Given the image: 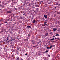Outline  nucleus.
<instances>
[{"instance_id":"f257e3e1","label":"nucleus","mask_w":60,"mask_h":60,"mask_svg":"<svg viewBox=\"0 0 60 60\" xmlns=\"http://www.w3.org/2000/svg\"><path fill=\"white\" fill-rule=\"evenodd\" d=\"M7 13H11L12 12L11 11H7Z\"/></svg>"},{"instance_id":"f03ea898","label":"nucleus","mask_w":60,"mask_h":60,"mask_svg":"<svg viewBox=\"0 0 60 60\" xmlns=\"http://www.w3.org/2000/svg\"><path fill=\"white\" fill-rule=\"evenodd\" d=\"M27 28H31V26H28L27 27Z\"/></svg>"},{"instance_id":"7ed1b4c3","label":"nucleus","mask_w":60,"mask_h":60,"mask_svg":"<svg viewBox=\"0 0 60 60\" xmlns=\"http://www.w3.org/2000/svg\"><path fill=\"white\" fill-rule=\"evenodd\" d=\"M53 31H54V32H55V31H56V30H57V29L56 28H53Z\"/></svg>"},{"instance_id":"20e7f679","label":"nucleus","mask_w":60,"mask_h":60,"mask_svg":"<svg viewBox=\"0 0 60 60\" xmlns=\"http://www.w3.org/2000/svg\"><path fill=\"white\" fill-rule=\"evenodd\" d=\"M7 44H8V45H11L10 44V42H7Z\"/></svg>"},{"instance_id":"39448f33","label":"nucleus","mask_w":60,"mask_h":60,"mask_svg":"<svg viewBox=\"0 0 60 60\" xmlns=\"http://www.w3.org/2000/svg\"><path fill=\"white\" fill-rule=\"evenodd\" d=\"M45 35H46V36H47V35H48V33H46L45 34Z\"/></svg>"},{"instance_id":"423d86ee","label":"nucleus","mask_w":60,"mask_h":60,"mask_svg":"<svg viewBox=\"0 0 60 60\" xmlns=\"http://www.w3.org/2000/svg\"><path fill=\"white\" fill-rule=\"evenodd\" d=\"M38 10H39V8H37L36 9V11H38Z\"/></svg>"},{"instance_id":"0eeeda50","label":"nucleus","mask_w":60,"mask_h":60,"mask_svg":"<svg viewBox=\"0 0 60 60\" xmlns=\"http://www.w3.org/2000/svg\"><path fill=\"white\" fill-rule=\"evenodd\" d=\"M9 37H8L6 39V41H8V40H9Z\"/></svg>"},{"instance_id":"6e6552de","label":"nucleus","mask_w":60,"mask_h":60,"mask_svg":"<svg viewBox=\"0 0 60 60\" xmlns=\"http://www.w3.org/2000/svg\"><path fill=\"white\" fill-rule=\"evenodd\" d=\"M20 19H23V18L22 17H20Z\"/></svg>"},{"instance_id":"1a4fd4ad","label":"nucleus","mask_w":60,"mask_h":60,"mask_svg":"<svg viewBox=\"0 0 60 60\" xmlns=\"http://www.w3.org/2000/svg\"><path fill=\"white\" fill-rule=\"evenodd\" d=\"M32 22H33V23H35V20H33Z\"/></svg>"},{"instance_id":"9d476101","label":"nucleus","mask_w":60,"mask_h":60,"mask_svg":"<svg viewBox=\"0 0 60 60\" xmlns=\"http://www.w3.org/2000/svg\"><path fill=\"white\" fill-rule=\"evenodd\" d=\"M44 17L45 18H47V15H44Z\"/></svg>"},{"instance_id":"9b49d317","label":"nucleus","mask_w":60,"mask_h":60,"mask_svg":"<svg viewBox=\"0 0 60 60\" xmlns=\"http://www.w3.org/2000/svg\"><path fill=\"white\" fill-rule=\"evenodd\" d=\"M10 45H11L12 46V45H13V44H12V43H10Z\"/></svg>"},{"instance_id":"f8f14e48","label":"nucleus","mask_w":60,"mask_h":60,"mask_svg":"<svg viewBox=\"0 0 60 60\" xmlns=\"http://www.w3.org/2000/svg\"><path fill=\"white\" fill-rule=\"evenodd\" d=\"M56 14H55L54 15V17H56Z\"/></svg>"},{"instance_id":"ddd939ff","label":"nucleus","mask_w":60,"mask_h":60,"mask_svg":"<svg viewBox=\"0 0 60 60\" xmlns=\"http://www.w3.org/2000/svg\"><path fill=\"white\" fill-rule=\"evenodd\" d=\"M54 40V38L50 39V40H51V41H52V40Z\"/></svg>"},{"instance_id":"4468645a","label":"nucleus","mask_w":60,"mask_h":60,"mask_svg":"<svg viewBox=\"0 0 60 60\" xmlns=\"http://www.w3.org/2000/svg\"><path fill=\"white\" fill-rule=\"evenodd\" d=\"M17 60H19V58L18 57V58H17Z\"/></svg>"},{"instance_id":"2eb2a0df","label":"nucleus","mask_w":60,"mask_h":60,"mask_svg":"<svg viewBox=\"0 0 60 60\" xmlns=\"http://www.w3.org/2000/svg\"><path fill=\"white\" fill-rule=\"evenodd\" d=\"M55 36H59V34H58L56 35Z\"/></svg>"},{"instance_id":"dca6fc26","label":"nucleus","mask_w":60,"mask_h":60,"mask_svg":"<svg viewBox=\"0 0 60 60\" xmlns=\"http://www.w3.org/2000/svg\"><path fill=\"white\" fill-rule=\"evenodd\" d=\"M56 5H58V3L56 2Z\"/></svg>"},{"instance_id":"f3484780","label":"nucleus","mask_w":60,"mask_h":60,"mask_svg":"<svg viewBox=\"0 0 60 60\" xmlns=\"http://www.w3.org/2000/svg\"><path fill=\"white\" fill-rule=\"evenodd\" d=\"M49 47L47 46V49H49Z\"/></svg>"},{"instance_id":"a211bd4d","label":"nucleus","mask_w":60,"mask_h":60,"mask_svg":"<svg viewBox=\"0 0 60 60\" xmlns=\"http://www.w3.org/2000/svg\"><path fill=\"white\" fill-rule=\"evenodd\" d=\"M52 46H50V47H49V49H51V47H52Z\"/></svg>"},{"instance_id":"6ab92c4d","label":"nucleus","mask_w":60,"mask_h":60,"mask_svg":"<svg viewBox=\"0 0 60 60\" xmlns=\"http://www.w3.org/2000/svg\"><path fill=\"white\" fill-rule=\"evenodd\" d=\"M47 23V22H44V23L45 24H46V23Z\"/></svg>"},{"instance_id":"aec40b11","label":"nucleus","mask_w":60,"mask_h":60,"mask_svg":"<svg viewBox=\"0 0 60 60\" xmlns=\"http://www.w3.org/2000/svg\"><path fill=\"white\" fill-rule=\"evenodd\" d=\"M52 47H55V45H52Z\"/></svg>"},{"instance_id":"412c9836","label":"nucleus","mask_w":60,"mask_h":60,"mask_svg":"<svg viewBox=\"0 0 60 60\" xmlns=\"http://www.w3.org/2000/svg\"><path fill=\"white\" fill-rule=\"evenodd\" d=\"M19 51H18L17 52V54H19Z\"/></svg>"},{"instance_id":"4be33fe9","label":"nucleus","mask_w":60,"mask_h":60,"mask_svg":"<svg viewBox=\"0 0 60 60\" xmlns=\"http://www.w3.org/2000/svg\"><path fill=\"white\" fill-rule=\"evenodd\" d=\"M45 52L46 53H48V50H46V51Z\"/></svg>"},{"instance_id":"5701e85b","label":"nucleus","mask_w":60,"mask_h":60,"mask_svg":"<svg viewBox=\"0 0 60 60\" xmlns=\"http://www.w3.org/2000/svg\"><path fill=\"white\" fill-rule=\"evenodd\" d=\"M57 14H60V12H59L57 13Z\"/></svg>"},{"instance_id":"b1692460","label":"nucleus","mask_w":60,"mask_h":60,"mask_svg":"<svg viewBox=\"0 0 60 60\" xmlns=\"http://www.w3.org/2000/svg\"><path fill=\"white\" fill-rule=\"evenodd\" d=\"M48 56L49 57H50V55H48Z\"/></svg>"},{"instance_id":"393cba45","label":"nucleus","mask_w":60,"mask_h":60,"mask_svg":"<svg viewBox=\"0 0 60 60\" xmlns=\"http://www.w3.org/2000/svg\"><path fill=\"white\" fill-rule=\"evenodd\" d=\"M28 37H30V35H29L28 34Z\"/></svg>"},{"instance_id":"a878e982","label":"nucleus","mask_w":60,"mask_h":60,"mask_svg":"<svg viewBox=\"0 0 60 60\" xmlns=\"http://www.w3.org/2000/svg\"><path fill=\"white\" fill-rule=\"evenodd\" d=\"M26 41H28V39H27L26 40Z\"/></svg>"},{"instance_id":"bb28decb","label":"nucleus","mask_w":60,"mask_h":60,"mask_svg":"<svg viewBox=\"0 0 60 60\" xmlns=\"http://www.w3.org/2000/svg\"><path fill=\"white\" fill-rule=\"evenodd\" d=\"M26 56H27V54L26 53L25 54Z\"/></svg>"},{"instance_id":"cd10ccee","label":"nucleus","mask_w":60,"mask_h":60,"mask_svg":"<svg viewBox=\"0 0 60 60\" xmlns=\"http://www.w3.org/2000/svg\"><path fill=\"white\" fill-rule=\"evenodd\" d=\"M15 40V39H12V41H13V40Z\"/></svg>"},{"instance_id":"c85d7f7f","label":"nucleus","mask_w":60,"mask_h":60,"mask_svg":"<svg viewBox=\"0 0 60 60\" xmlns=\"http://www.w3.org/2000/svg\"><path fill=\"white\" fill-rule=\"evenodd\" d=\"M10 40H9V41H8V42H10Z\"/></svg>"},{"instance_id":"c756f323","label":"nucleus","mask_w":60,"mask_h":60,"mask_svg":"<svg viewBox=\"0 0 60 60\" xmlns=\"http://www.w3.org/2000/svg\"><path fill=\"white\" fill-rule=\"evenodd\" d=\"M13 3H14V4H15V2H13Z\"/></svg>"},{"instance_id":"7c9ffc66","label":"nucleus","mask_w":60,"mask_h":60,"mask_svg":"<svg viewBox=\"0 0 60 60\" xmlns=\"http://www.w3.org/2000/svg\"><path fill=\"white\" fill-rule=\"evenodd\" d=\"M7 23V22H4V23H5H5Z\"/></svg>"},{"instance_id":"2f4dec72","label":"nucleus","mask_w":60,"mask_h":60,"mask_svg":"<svg viewBox=\"0 0 60 60\" xmlns=\"http://www.w3.org/2000/svg\"><path fill=\"white\" fill-rule=\"evenodd\" d=\"M52 32H51L50 33V34H52Z\"/></svg>"},{"instance_id":"473e14b6","label":"nucleus","mask_w":60,"mask_h":60,"mask_svg":"<svg viewBox=\"0 0 60 60\" xmlns=\"http://www.w3.org/2000/svg\"><path fill=\"white\" fill-rule=\"evenodd\" d=\"M33 47H34H34H35V46L34 45V46H33Z\"/></svg>"},{"instance_id":"72a5a7b5","label":"nucleus","mask_w":60,"mask_h":60,"mask_svg":"<svg viewBox=\"0 0 60 60\" xmlns=\"http://www.w3.org/2000/svg\"><path fill=\"white\" fill-rule=\"evenodd\" d=\"M40 2H41V3H42V2H43V1H41Z\"/></svg>"},{"instance_id":"f704fd0d","label":"nucleus","mask_w":60,"mask_h":60,"mask_svg":"<svg viewBox=\"0 0 60 60\" xmlns=\"http://www.w3.org/2000/svg\"><path fill=\"white\" fill-rule=\"evenodd\" d=\"M38 56H40V54H38Z\"/></svg>"},{"instance_id":"c9c22d12","label":"nucleus","mask_w":60,"mask_h":60,"mask_svg":"<svg viewBox=\"0 0 60 60\" xmlns=\"http://www.w3.org/2000/svg\"><path fill=\"white\" fill-rule=\"evenodd\" d=\"M2 56H3L4 55H2Z\"/></svg>"},{"instance_id":"e433bc0d","label":"nucleus","mask_w":60,"mask_h":60,"mask_svg":"<svg viewBox=\"0 0 60 60\" xmlns=\"http://www.w3.org/2000/svg\"><path fill=\"white\" fill-rule=\"evenodd\" d=\"M53 37H55V36H53Z\"/></svg>"},{"instance_id":"4c0bfd02","label":"nucleus","mask_w":60,"mask_h":60,"mask_svg":"<svg viewBox=\"0 0 60 60\" xmlns=\"http://www.w3.org/2000/svg\"><path fill=\"white\" fill-rule=\"evenodd\" d=\"M32 43H34V42L33 41H32Z\"/></svg>"},{"instance_id":"58836bf2","label":"nucleus","mask_w":60,"mask_h":60,"mask_svg":"<svg viewBox=\"0 0 60 60\" xmlns=\"http://www.w3.org/2000/svg\"><path fill=\"white\" fill-rule=\"evenodd\" d=\"M10 41H12V40H10Z\"/></svg>"},{"instance_id":"ea45409f","label":"nucleus","mask_w":60,"mask_h":60,"mask_svg":"<svg viewBox=\"0 0 60 60\" xmlns=\"http://www.w3.org/2000/svg\"><path fill=\"white\" fill-rule=\"evenodd\" d=\"M21 60H23V59H22Z\"/></svg>"},{"instance_id":"a19ab883","label":"nucleus","mask_w":60,"mask_h":60,"mask_svg":"<svg viewBox=\"0 0 60 60\" xmlns=\"http://www.w3.org/2000/svg\"><path fill=\"white\" fill-rule=\"evenodd\" d=\"M10 23H11V22H9V24H10Z\"/></svg>"},{"instance_id":"79ce46f5","label":"nucleus","mask_w":60,"mask_h":60,"mask_svg":"<svg viewBox=\"0 0 60 60\" xmlns=\"http://www.w3.org/2000/svg\"><path fill=\"white\" fill-rule=\"evenodd\" d=\"M40 41V42H41V41Z\"/></svg>"}]
</instances>
